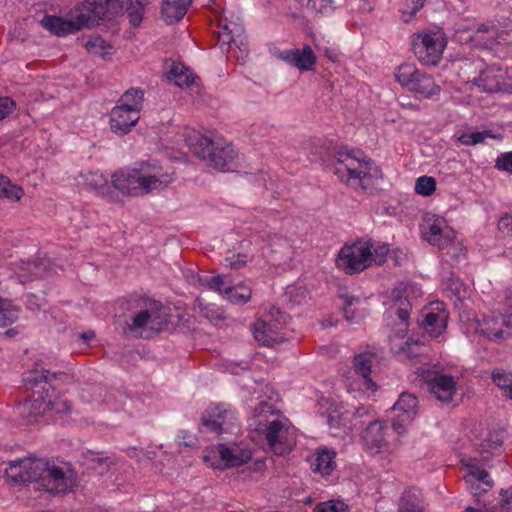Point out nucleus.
Returning <instances> with one entry per match:
<instances>
[{
    "label": "nucleus",
    "instance_id": "f257e3e1",
    "mask_svg": "<svg viewBox=\"0 0 512 512\" xmlns=\"http://www.w3.org/2000/svg\"><path fill=\"white\" fill-rule=\"evenodd\" d=\"M252 441L276 455L289 453L296 443V429L271 403L262 401L249 419Z\"/></svg>",
    "mask_w": 512,
    "mask_h": 512
},
{
    "label": "nucleus",
    "instance_id": "f03ea898",
    "mask_svg": "<svg viewBox=\"0 0 512 512\" xmlns=\"http://www.w3.org/2000/svg\"><path fill=\"white\" fill-rule=\"evenodd\" d=\"M6 477L15 484L34 483L35 489L53 494L71 491L76 481L71 471L65 472L53 462L31 457L11 461Z\"/></svg>",
    "mask_w": 512,
    "mask_h": 512
},
{
    "label": "nucleus",
    "instance_id": "7ed1b4c3",
    "mask_svg": "<svg viewBox=\"0 0 512 512\" xmlns=\"http://www.w3.org/2000/svg\"><path fill=\"white\" fill-rule=\"evenodd\" d=\"M104 14L103 7L96 0H82L76 4L71 18L65 19L56 15H45L41 26L52 35L65 37L74 34L84 27L99 22V16Z\"/></svg>",
    "mask_w": 512,
    "mask_h": 512
},
{
    "label": "nucleus",
    "instance_id": "20e7f679",
    "mask_svg": "<svg viewBox=\"0 0 512 512\" xmlns=\"http://www.w3.org/2000/svg\"><path fill=\"white\" fill-rule=\"evenodd\" d=\"M335 174L348 186L364 191L370 187L373 179L382 177L381 169L373 161L347 150L337 152Z\"/></svg>",
    "mask_w": 512,
    "mask_h": 512
},
{
    "label": "nucleus",
    "instance_id": "39448f33",
    "mask_svg": "<svg viewBox=\"0 0 512 512\" xmlns=\"http://www.w3.org/2000/svg\"><path fill=\"white\" fill-rule=\"evenodd\" d=\"M185 141L196 157L219 171H227L234 165L236 152L222 137L195 134L189 135Z\"/></svg>",
    "mask_w": 512,
    "mask_h": 512
},
{
    "label": "nucleus",
    "instance_id": "423d86ee",
    "mask_svg": "<svg viewBox=\"0 0 512 512\" xmlns=\"http://www.w3.org/2000/svg\"><path fill=\"white\" fill-rule=\"evenodd\" d=\"M498 298V304L507 311L493 310L476 319V331L494 343H502L512 337V288L506 289Z\"/></svg>",
    "mask_w": 512,
    "mask_h": 512
},
{
    "label": "nucleus",
    "instance_id": "0eeeda50",
    "mask_svg": "<svg viewBox=\"0 0 512 512\" xmlns=\"http://www.w3.org/2000/svg\"><path fill=\"white\" fill-rule=\"evenodd\" d=\"M56 376V373H51L43 368H36L24 374V385L27 389L32 390L33 394L23 404V412H27L31 416H38L52 411L54 390L48 384Z\"/></svg>",
    "mask_w": 512,
    "mask_h": 512
},
{
    "label": "nucleus",
    "instance_id": "6e6552de",
    "mask_svg": "<svg viewBox=\"0 0 512 512\" xmlns=\"http://www.w3.org/2000/svg\"><path fill=\"white\" fill-rule=\"evenodd\" d=\"M411 305L406 298L395 301L385 312V319L395 321L397 318V329L389 336L391 351L400 357L411 358L418 354V343L406 338L409 327V315Z\"/></svg>",
    "mask_w": 512,
    "mask_h": 512
},
{
    "label": "nucleus",
    "instance_id": "1a4fd4ad",
    "mask_svg": "<svg viewBox=\"0 0 512 512\" xmlns=\"http://www.w3.org/2000/svg\"><path fill=\"white\" fill-rule=\"evenodd\" d=\"M419 228L422 239L428 244L439 249L454 250V256H459L463 252V248L456 240L455 230L444 217L426 213Z\"/></svg>",
    "mask_w": 512,
    "mask_h": 512
},
{
    "label": "nucleus",
    "instance_id": "9d476101",
    "mask_svg": "<svg viewBox=\"0 0 512 512\" xmlns=\"http://www.w3.org/2000/svg\"><path fill=\"white\" fill-rule=\"evenodd\" d=\"M168 324V314L156 301L145 303L144 309L136 313L126 324L124 333L139 338H148L152 333L164 329Z\"/></svg>",
    "mask_w": 512,
    "mask_h": 512
},
{
    "label": "nucleus",
    "instance_id": "9b49d317",
    "mask_svg": "<svg viewBox=\"0 0 512 512\" xmlns=\"http://www.w3.org/2000/svg\"><path fill=\"white\" fill-rule=\"evenodd\" d=\"M447 46V39L442 30H424L413 36L412 48L420 63L428 66L437 65Z\"/></svg>",
    "mask_w": 512,
    "mask_h": 512
},
{
    "label": "nucleus",
    "instance_id": "f8f14e48",
    "mask_svg": "<svg viewBox=\"0 0 512 512\" xmlns=\"http://www.w3.org/2000/svg\"><path fill=\"white\" fill-rule=\"evenodd\" d=\"M371 249H373V241L370 239H360L350 245H344L338 253L337 267L348 274L367 269L373 265Z\"/></svg>",
    "mask_w": 512,
    "mask_h": 512
},
{
    "label": "nucleus",
    "instance_id": "ddd939ff",
    "mask_svg": "<svg viewBox=\"0 0 512 512\" xmlns=\"http://www.w3.org/2000/svg\"><path fill=\"white\" fill-rule=\"evenodd\" d=\"M393 424L386 421L371 422L362 433L363 444L371 454L392 453L398 447V437Z\"/></svg>",
    "mask_w": 512,
    "mask_h": 512
},
{
    "label": "nucleus",
    "instance_id": "4468645a",
    "mask_svg": "<svg viewBox=\"0 0 512 512\" xmlns=\"http://www.w3.org/2000/svg\"><path fill=\"white\" fill-rule=\"evenodd\" d=\"M201 422L203 428L217 435L239 431L237 412L229 404L210 405L202 414Z\"/></svg>",
    "mask_w": 512,
    "mask_h": 512
},
{
    "label": "nucleus",
    "instance_id": "2eb2a0df",
    "mask_svg": "<svg viewBox=\"0 0 512 512\" xmlns=\"http://www.w3.org/2000/svg\"><path fill=\"white\" fill-rule=\"evenodd\" d=\"M395 77L402 87L425 98L433 97L440 92V87L434 79L430 75L419 71L413 64L400 65Z\"/></svg>",
    "mask_w": 512,
    "mask_h": 512
},
{
    "label": "nucleus",
    "instance_id": "dca6fc26",
    "mask_svg": "<svg viewBox=\"0 0 512 512\" xmlns=\"http://www.w3.org/2000/svg\"><path fill=\"white\" fill-rule=\"evenodd\" d=\"M505 438L506 431L503 428L478 425L472 431L471 441L482 461H487L491 456L501 453Z\"/></svg>",
    "mask_w": 512,
    "mask_h": 512
},
{
    "label": "nucleus",
    "instance_id": "f3484780",
    "mask_svg": "<svg viewBox=\"0 0 512 512\" xmlns=\"http://www.w3.org/2000/svg\"><path fill=\"white\" fill-rule=\"evenodd\" d=\"M137 172L140 195L161 190L173 181V173L154 160L139 163Z\"/></svg>",
    "mask_w": 512,
    "mask_h": 512
},
{
    "label": "nucleus",
    "instance_id": "a211bd4d",
    "mask_svg": "<svg viewBox=\"0 0 512 512\" xmlns=\"http://www.w3.org/2000/svg\"><path fill=\"white\" fill-rule=\"evenodd\" d=\"M218 41L221 46L234 44L240 51L246 49V37L241 19L231 11H223L218 19Z\"/></svg>",
    "mask_w": 512,
    "mask_h": 512
},
{
    "label": "nucleus",
    "instance_id": "6ab92c4d",
    "mask_svg": "<svg viewBox=\"0 0 512 512\" xmlns=\"http://www.w3.org/2000/svg\"><path fill=\"white\" fill-rule=\"evenodd\" d=\"M481 61H470L468 59L460 62L459 67L464 75V82L478 87L481 91L495 92L500 90V81L494 73L493 68L482 69Z\"/></svg>",
    "mask_w": 512,
    "mask_h": 512
},
{
    "label": "nucleus",
    "instance_id": "aec40b11",
    "mask_svg": "<svg viewBox=\"0 0 512 512\" xmlns=\"http://www.w3.org/2000/svg\"><path fill=\"white\" fill-rule=\"evenodd\" d=\"M372 355L364 352L356 355L353 362V371L357 379L348 384L349 392H361L368 397L375 393L377 384L370 378Z\"/></svg>",
    "mask_w": 512,
    "mask_h": 512
},
{
    "label": "nucleus",
    "instance_id": "412c9836",
    "mask_svg": "<svg viewBox=\"0 0 512 512\" xmlns=\"http://www.w3.org/2000/svg\"><path fill=\"white\" fill-rule=\"evenodd\" d=\"M96 3H100L104 10V14L99 16V21L112 19L125 10L131 25L136 27L142 22L144 7L138 0H96Z\"/></svg>",
    "mask_w": 512,
    "mask_h": 512
},
{
    "label": "nucleus",
    "instance_id": "4be33fe9",
    "mask_svg": "<svg viewBox=\"0 0 512 512\" xmlns=\"http://www.w3.org/2000/svg\"><path fill=\"white\" fill-rule=\"evenodd\" d=\"M270 314L277 323L257 320L251 327L252 334L257 342L265 346H273L282 340L279 333V323H285V316L277 307L270 309Z\"/></svg>",
    "mask_w": 512,
    "mask_h": 512
},
{
    "label": "nucleus",
    "instance_id": "5701e85b",
    "mask_svg": "<svg viewBox=\"0 0 512 512\" xmlns=\"http://www.w3.org/2000/svg\"><path fill=\"white\" fill-rule=\"evenodd\" d=\"M448 313L443 302L437 301L425 307L421 313L420 324L431 337L440 336L447 327Z\"/></svg>",
    "mask_w": 512,
    "mask_h": 512
},
{
    "label": "nucleus",
    "instance_id": "b1692460",
    "mask_svg": "<svg viewBox=\"0 0 512 512\" xmlns=\"http://www.w3.org/2000/svg\"><path fill=\"white\" fill-rule=\"evenodd\" d=\"M218 453L220 463L216 465L211 462L210 465L220 469L240 466L252 457L251 449L245 443H221L218 445Z\"/></svg>",
    "mask_w": 512,
    "mask_h": 512
},
{
    "label": "nucleus",
    "instance_id": "393cba45",
    "mask_svg": "<svg viewBox=\"0 0 512 512\" xmlns=\"http://www.w3.org/2000/svg\"><path fill=\"white\" fill-rule=\"evenodd\" d=\"M418 400L410 393H402L394 404L393 410L396 416L393 420V428L398 435L406 431V427L413 421L417 414Z\"/></svg>",
    "mask_w": 512,
    "mask_h": 512
},
{
    "label": "nucleus",
    "instance_id": "a878e982",
    "mask_svg": "<svg viewBox=\"0 0 512 512\" xmlns=\"http://www.w3.org/2000/svg\"><path fill=\"white\" fill-rule=\"evenodd\" d=\"M140 120V114L136 109H126L115 106L109 116V126L113 133L118 136L128 134Z\"/></svg>",
    "mask_w": 512,
    "mask_h": 512
},
{
    "label": "nucleus",
    "instance_id": "bb28decb",
    "mask_svg": "<svg viewBox=\"0 0 512 512\" xmlns=\"http://www.w3.org/2000/svg\"><path fill=\"white\" fill-rule=\"evenodd\" d=\"M51 262L48 258H37L31 260H19L15 262V273L21 283L33 278H42L52 272Z\"/></svg>",
    "mask_w": 512,
    "mask_h": 512
},
{
    "label": "nucleus",
    "instance_id": "cd10ccee",
    "mask_svg": "<svg viewBox=\"0 0 512 512\" xmlns=\"http://www.w3.org/2000/svg\"><path fill=\"white\" fill-rule=\"evenodd\" d=\"M278 57L300 71H311L316 65V55L309 45L302 49H288L280 51Z\"/></svg>",
    "mask_w": 512,
    "mask_h": 512
},
{
    "label": "nucleus",
    "instance_id": "c85d7f7f",
    "mask_svg": "<svg viewBox=\"0 0 512 512\" xmlns=\"http://www.w3.org/2000/svg\"><path fill=\"white\" fill-rule=\"evenodd\" d=\"M461 464L465 469L464 480L467 484L471 485V489H474V484H481L484 487L483 491L493 486V481L487 471L482 467V464L475 458H464L461 460Z\"/></svg>",
    "mask_w": 512,
    "mask_h": 512
},
{
    "label": "nucleus",
    "instance_id": "c756f323",
    "mask_svg": "<svg viewBox=\"0 0 512 512\" xmlns=\"http://www.w3.org/2000/svg\"><path fill=\"white\" fill-rule=\"evenodd\" d=\"M428 386L432 394L442 402H449L456 393V381L454 377L446 374H435L429 379Z\"/></svg>",
    "mask_w": 512,
    "mask_h": 512
},
{
    "label": "nucleus",
    "instance_id": "7c9ffc66",
    "mask_svg": "<svg viewBox=\"0 0 512 512\" xmlns=\"http://www.w3.org/2000/svg\"><path fill=\"white\" fill-rule=\"evenodd\" d=\"M112 185L124 195H140L137 167L114 173L112 175Z\"/></svg>",
    "mask_w": 512,
    "mask_h": 512
},
{
    "label": "nucleus",
    "instance_id": "2f4dec72",
    "mask_svg": "<svg viewBox=\"0 0 512 512\" xmlns=\"http://www.w3.org/2000/svg\"><path fill=\"white\" fill-rule=\"evenodd\" d=\"M468 38L484 48H491L495 44H501L504 40L496 26L489 22L478 25Z\"/></svg>",
    "mask_w": 512,
    "mask_h": 512
},
{
    "label": "nucleus",
    "instance_id": "473e14b6",
    "mask_svg": "<svg viewBox=\"0 0 512 512\" xmlns=\"http://www.w3.org/2000/svg\"><path fill=\"white\" fill-rule=\"evenodd\" d=\"M336 453L327 448H320L315 451L310 459V465L315 473L328 476L335 468Z\"/></svg>",
    "mask_w": 512,
    "mask_h": 512
},
{
    "label": "nucleus",
    "instance_id": "72a5a7b5",
    "mask_svg": "<svg viewBox=\"0 0 512 512\" xmlns=\"http://www.w3.org/2000/svg\"><path fill=\"white\" fill-rule=\"evenodd\" d=\"M193 0H163L161 14L164 21L172 24L181 20L187 13Z\"/></svg>",
    "mask_w": 512,
    "mask_h": 512
},
{
    "label": "nucleus",
    "instance_id": "f704fd0d",
    "mask_svg": "<svg viewBox=\"0 0 512 512\" xmlns=\"http://www.w3.org/2000/svg\"><path fill=\"white\" fill-rule=\"evenodd\" d=\"M167 78L180 88H187L194 83L195 75L180 62H172L167 71Z\"/></svg>",
    "mask_w": 512,
    "mask_h": 512
},
{
    "label": "nucleus",
    "instance_id": "c9c22d12",
    "mask_svg": "<svg viewBox=\"0 0 512 512\" xmlns=\"http://www.w3.org/2000/svg\"><path fill=\"white\" fill-rule=\"evenodd\" d=\"M344 301V316L346 320L357 323L365 316L364 308H359L365 303L359 297L344 295L341 296Z\"/></svg>",
    "mask_w": 512,
    "mask_h": 512
},
{
    "label": "nucleus",
    "instance_id": "e433bc0d",
    "mask_svg": "<svg viewBox=\"0 0 512 512\" xmlns=\"http://www.w3.org/2000/svg\"><path fill=\"white\" fill-rule=\"evenodd\" d=\"M224 298L233 304H245L248 302L252 295V290L245 284H238L235 286H225Z\"/></svg>",
    "mask_w": 512,
    "mask_h": 512
},
{
    "label": "nucleus",
    "instance_id": "4c0bfd02",
    "mask_svg": "<svg viewBox=\"0 0 512 512\" xmlns=\"http://www.w3.org/2000/svg\"><path fill=\"white\" fill-rule=\"evenodd\" d=\"M144 92L140 88L128 89L120 98L117 106L126 109H136L140 114L143 108Z\"/></svg>",
    "mask_w": 512,
    "mask_h": 512
},
{
    "label": "nucleus",
    "instance_id": "58836bf2",
    "mask_svg": "<svg viewBox=\"0 0 512 512\" xmlns=\"http://www.w3.org/2000/svg\"><path fill=\"white\" fill-rule=\"evenodd\" d=\"M23 195L24 190L21 186L14 184L7 176L0 174V198L19 201Z\"/></svg>",
    "mask_w": 512,
    "mask_h": 512
},
{
    "label": "nucleus",
    "instance_id": "ea45409f",
    "mask_svg": "<svg viewBox=\"0 0 512 512\" xmlns=\"http://www.w3.org/2000/svg\"><path fill=\"white\" fill-rule=\"evenodd\" d=\"M19 317V309L8 299L0 298V327L14 323Z\"/></svg>",
    "mask_w": 512,
    "mask_h": 512
},
{
    "label": "nucleus",
    "instance_id": "a19ab883",
    "mask_svg": "<svg viewBox=\"0 0 512 512\" xmlns=\"http://www.w3.org/2000/svg\"><path fill=\"white\" fill-rule=\"evenodd\" d=\"M493 383L500 388L506 396L512 399V372L503 369H494L491 374Z\"/></svg>",
    "mask_w": 512,
    "mask_h": 512
},
{
    "label": "nucleus",
    "instance_id": "79ce46f5",
    "mask_svg": "<svg viewBox=\"0 0 512 512\" xmlns=\"http://www.w3.org/2000/svg\"><path fill=\"white\" fill-rule=\"evenodd\" d=\"M199 284L209 290L218 292L224 297L225 286H230L227 277L224 275L202 276L199 277Z\"/></svg>",
    "mask_w": 512,
    "mask_h": 512
},
{
    "label": "nucleus",
    "instance_id": "37998d69",
    "mask_svg": "<svg viewBox=\"0 0 512 512\" xmlns=\"http://www.w3.org/2000/svg\"><path fill=\"white\" fill-rule=\"evenodd\" d=\"M88 53L104 57L111 53L112 46L100 36H93L89 38L85 44Z\"/></svg>",
    "mask_w": 512,
    "mask_h": 512
},
{
    "label": "nucleus",
    "instance_id": "c03bdc74",
    "mask_svg": "<svg viewBox=\"0 0 512 512\" xmlns=\"http://www.w3.org/2000/svg\"><path fill=\"white\" fill-rule=\"evenodd\" d=\"M252 256L247 253H233L229 252L222 260V266L226 268H230L233 270H238L244 267L250 260Z\"/></svg>",
    "mask_w": 512,
    "mask_h": 512
},
{
    "label": "nucleus",
    "instance_id": "a18cd8bd",
    "mask_svg": "<svg viewBox=\"0 0 512 512\" xmlns=\"http://www.w3.org/2000/svg\"><path fill=\"white\" fill-rule=\"evenodd\" d=\"M494 136L490 133V131H472L465 132L459 136V141L461 144L469 146V145H477L479 143H483L486 138H493Z\"/></svg>",
    "mask_w": 512,
    "mask_h": 512
},
{
    "label": "nucleus",
    "instance_id": "49530a36",
    "mask_svg": "<svg viewBox=\"0 0 512 512\" xmlns=\"http://www.w3.org/2000/svg\"><path fill=\"white\" fill-rule=\"evenodd\" d=\"M436 190V181L431 176H420L415 183V192L421 196H431Z\"/></svg>",
    "mask_w": 512,
    "mask_h": 512
},
{
    "label": "nucleus",
    "instance_id": "de8ad7c7",
    "mask_svg": "<svg viewBox=\"0 0 512 512\" xmlns=\"http://www.w3.org/2000/svg\"><path fill=\"white\" fill-rule=\"evenodd\" d=\"M307 7L316 14L329 15L336 6L334 0H307Z\"/></svg>",
    "mask_w": 512,
    "mask_h": 512
},
{
    "label": "nucleus",
    "instance_id": "09e8293b",
    "mask_svg": "<svg viewBox=\"0 0 512 512\" xmlns=\"http://www.w3.org/2000/svg\"><path fill=\"white\" fill-rule=\"evenodd\" d=\"M427 0H403L401 5V13L403 20L409 22L413 16L423 8Z\"/></svg>",
    "mask_w": 512,
    "mask_h": 512
},
{
    "label": "nucleus",
    "instance_id": "8fccbe9b",
    "mask_svg": "<svg viewBox=\"0 0 512 512\" xmlns=\"http://www.w3.org/2000/svg\"><path fill=\"white\" fill-rule=\"evenodd\" d=\"M84 185L92 190H101L107 186V178L99 172H88L83 175Z\"/></svg>",
    "mask_w": 512,
    "mask_h": 512
},
{
    "label": "nucleus",
    "instance_id": "3c124183",
    "mask_svg": "<svg viewBox=\"0 0 512 512\" xmlns=\"http://www.w3.org/2000/svg\"><path fill=\"white\" fill-rule=\"evenodd\" d=\"M307 290L302 286H289L285 291L286 300L292 305H300L306 301Z\"/></svg>",
    "mask_w": 512,
    "mask_h": 512
},
{
    "label": "nucleus",
    "instance_id": "603ef678",
    "mask_svg": "<svg viewBox=\"0 0 512 512\" xmlns=\"http://www.w3.org/2000/svg\"><path fill=\"white\" fill-rule=\"evenodd\" d=\"M348 506L340 500H328L316 505L313 512H347Z\"/></svg>",
    "mask_w": 512,
    "mask_h": 512
},
{
    "label": "nucleus",
    "instance_id": "864d4df0",
    "mask_svg": "<svg viewBox=\"0 0 512 512\" xmlns=\"http://www.w3.org/2000/svg\"><path fill=\"white\" fill-rule=\"evenodd\" d=\"M389 253V246L387 244L373 242V249H371V254L373 260V264H381L385 261L387 255Z\"/></svg>",
    "mask_w": 512,
    "mask_h": 512
},
{
    "label": "nucleus",
    "instance_id": "5fc2aeb1",
    "mask_svg": "<svg viewBox=\"0 0 512 512\" xmlns=\"http://www.w3.org/2000/svg\"><path fill=\"white\" fill-rule=\"evenodd\" d=\"M496 168L512 174V152L500 155L496 160Z\"/></svg>",
    "mask_w": 512,
    "mask_h": 512
},
{
    "label": "nucleus",
    "instance_id": "6e6d98bb",
    "mask_svg": "<svg viewBox=\"0 0 512 512\" xmlns=\"http://www.w3.org/2000/svg\"><path fill=\"white\" fill-rule=\"evenodd\" d=\"M410 494L404 493L401 497V506L399 512H422L421 508L409 501Z\"/></svg>",
    "mask_w": 512,
    "mask_h": 512
},
{
    "label": "nucleus",
    "instance_id": "4d7b16f0",
    "mask_svg": "<svg viewBox=\"0 0 512 512\" xmlns=\"http://www.w3.org/2000/svg\"><path fill=\"white\" fill-rule=\"evenodd\" d=\"M14 109V101L9 97L0 98V120L4 119Z\"/></svg>",
    "mask_w": 512,
    "mask_h": 512
},
{
    "label": "nucleus",
    "instance_id": "13d9d810",
    "mask_svg": "<svg viewBox=\"0 0 512 512\" xmlns=\"http://www.w3.org/2000/svg\"><path fill=\"white\" fill-rule=\"evenodd\" d=\"M57 413H69L71 410V405L68 401L63 399H56L53 396V409Z\"/></svg>",
    "mask_w": 512,
    "mask_h": 512
},
{
    "label": "nucleus",
    "instance_id": "bf43d9fd",
    "mask_svg": "<svg viewBox=\"0 0 512 512\" xmlns=\"http://www.w3.org/2000/svg\"><path fill=\"white\" fill-rule=\"evenodd\" d=\"M500 512H512V488L503 494Z\"/></svg>",
    "mask_w": 512,
    "mask_h": 512
},
{
    "label": "nucleus",
    "instance_id": "052dcab7",
    "mask_svg": "<svg viewBox=\"0 0 512 512\" xmlns=\"http://www.w3.org/2000/svg\"><path fill=\"white\" fill-rule=\"evenodd\" d=\"M498 227L503 233L512 234V214L503 216L499 220Z\"/></svg>",
    "mask_w": 512,
    "mask_h": 512
},
{
    "label": "nucleus",
    "instance_id": "680f3d73",
    "mask_svg": "<svg viewBox=\"0 0 512 512\" xmlns=\"http://www.w3.org/2000/svg\"><path fill=\"white\" fill-rule=\"evenodd\" d=\"M202 313L205 317L211 319L221 318L222 312L214 304H208L202 309Z\"/></svg>",
    "mask_w": 512,
    "mask_h": 512
},
{
    "label": "nucleus",
    "instance_id": "e2e57ef3",
    "mask_svg": "<svg viewBox=\"0 0 512 512\" xmlns=\"http://www.w3.org/2000/svg\"><path fill=\"white\" fill-rule=\"evenodd\" d=\"M178 444H184L185 446H193L194 439L192 436H187L183 431L177 436Z\"/></svg>",
    "mask_w": 512,
    "mask_h": 512
},
{
    "label": "nucleus",
    "instance_id": "0e129e2a",
    "mask_svg": "<svg viewBox=\"0 0 512 512\" xmlns=\"http://www.w3.org/2000/svg\"><path fill=\"white\" fill-rule=\"evenodd\" d=\"M358 2L359 9L363 13L371 12L374 9V6L370 0H358Z\"/></svg>",
    "mask_w": 512,
    "mask_h": 512
},
{
    "label": "nucleus",
    "instance_id": "69168bd1",
    "mask_svg": "<svg viewBox=\"0 0 512 512\" xmlns=\"http://www.w3.org/2000/svg\"><path fill=\"white\" fill-rule=\"evenodd\" d=\"M271 235L270 234H261V235H256L254 238H253V242L255 244H259V240H261L263 243H266L267 242V245H271Z\"/></svg>",
    "mask_w": 512,
    "mask_h": 512
},
{
    "label": "nucleus",
    "instance_id": "338daca9",
    "mask_svg": "<svg viewBox=\"0 0 512 512\" xmlns=\"http://www.w3.org/2000/svg\"><path fill=\"white\" fill-rule=\"evenodd\" d=\"M93 462L97 463L100 466H104L103 469H108L109 465L111 464V461L108 458H103V457H99V456L94 458Z\"/></svg>",
    "mask_w": 512,
    "mask_h": 512
},
{
    "label": "nucleus",
    "instance_id": "774afa93",
    "mask_svg": "<svg viewBox=\"0 0 512 512\" xmlns=\"http://www.w3.org/2000/svg\"><path fill=\"white\" fill-rule=\"evenodd\" d=\"M369 408L366 406H359L356 408L355 414L358 417H363L364 415L368 414Z\"/></svg>",
    "mask_w": 512,
    "mask_h": 512
}]
</instances>
